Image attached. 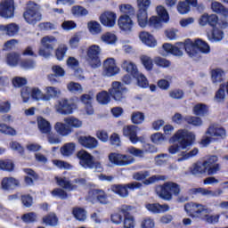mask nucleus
<instances>
[{
	"label": "nucleus",
	"instance_id": "nucleus-1",
	"mask_svg": "<svg viewBox=\"0 0 228 228\" xmlns=\"http://www.w3.org/2000/svg\"><path fill=\"white\" fill-rule=\"evenodd\" d=\"M184 211L189 216H191V218H200V220H203V222H206V224L209 225H216V224L220 222V215H210L211 209L202 204L187 203L184 206Z\"/></svg>",
	"mask_w": 228,
	"mask_h": 228
},
{
	"label": "nucleus",
	"instance_id": "nucleus-2",
	"mask_svg": "<svg viewBox=\"0 0 228 228\" xmlns=\"http://www.w3.org/2000/svg\"><path fill=\"white\" fill-rule=\"evenodd\" d=\"M195 133L190 132L187 129L178 130L170 139L169 143H175L168 148L169 154H177L179 151H186L188 147H191L195 142ZM178 142L179 145L175 143Z\"/></svg>",
	"mask_w": 228,
	"mask_h": 228
},
{
	"label": "nucleus",
	"instance_id": "nucleus-3",
	"mask_svg": "<svg viewBox=\"0 0 228 228\" xmlns=\"http://www.w3.org/2000/svg\"><path fill=\"white\" fill-rule=\"evenodd\" d=\"M185 53L192 60H199L200 58V53L202 54H209L211 53V47L202 39H196L194 42L191 39H187L185 41Z\"/></svg>",
	"mask_w": 228,
	"mask_h": 228
},
{
	"label": "nucleus",
	"instance_id": "nucleus-4",
	"mask_svg": "<svg viewBox=\"0 0 228 228\" xmlns=\"http://www.w3.org/2000/svg\"><path fill=\"white\" fill-rule=\"evenodd\" d=\"M157 195L163 200H172L174 197H179L181 186L174 182H166L156 189Z\"/></svg>",
	"mask_w": 228,
	"mask_h": 228
},
{
	"label": "nucleus",
	"instance_id": "nucleus-5",
	"mask_svg": "<svg viewBox=\"0 0 228 228\" xmlns=\"http://www.w3.org/2000/svg\"><path fill=\"white\" fill-rule=\"evenodd\" d=\"M227 136V130L224 126L218 125H212L206 132V136L201 140V145L208 147L209 143H213L216 139H224Z\"/></svg>",
	"mask_w": 228,
	"mask_h": 228
},
{
	"label": "nucleus",
	"instance_id": "nucleus-6",
	"mask_svg": "<svg viewBox=\"0 0 228 228\" xmlns=\"http://www.w3.org/2000/svg\"><path fill=\"white\" fill-rule=\"evenodd\" d=\"M23 19L26 23L30 24V26H35V24L40 22V20H42L40 6L33 2H29L26 11L23 12Z\"/></svg>",
	"mask_w": 228,
	"mask_h": 228
},
{
	"label": "nucleus",
	"instance_id": "nucleus-7",
	"mask_svg": "<svg viewBox=\"0 0 228 228\" xmlns=\"http://www.w3.org/2000/svg\"><path fill=\"white\" fill-rule=\"evenodd\" d=\"M137 12L136 19L137 24L140 28H147V15H149V9L151 8V0H136Z\"/></svg>",
	"mask_w": 228,
	"mask_h": 228
},
{
	"label": "nucleus",
	"instance_id": "nucleus-8",
	"mask_svg": "<svg viewBox=\"0 0 228 228\" xmlns=\"http://www.w3.org/2000/svg\"><path fill=\"white\" fill-rule=\"evenodd\" d=\"M108 160L110 165L114 167H129V165H133L136 161V159L132 155L110 152L108 155Z\"/></svg>",
	"mask_w": 228,
	"mask_h": 228
},
{
	"label": "nucleus",
	"instance_id": "nucleus-9",
	"mask_svg": "<svg viewBox=\"0 0 228 228\" xmlns=\"http://www.w3.org/2000/svg\"><path fill=\"white\" fill-rule=\"evenodd\" d=\"M79 159V165L83 167V168H89L95 170H102V164L100 161H94V156L88 153V151L82 150L77 154Z\"/></svg>",
	"mask_w": 228,
	"mask_h": 228
},
{
	"label": "nucleus",
	"instance_id": "nucleus-10",
	"mask_svg": "<svg viewBox=\"0 0 228 228\" xmlns=\"http://www.w3.org/2000/svg\"><path fill=\"white\" fill-rule=\"evenodd\" d=\"M142 188V183L138 182H134L128 184H114L109 188V191H112L116 195L122 197V199H126L129 197L128 190H138Z\"/></svg>",
	"mask_w": 228,
	"mask_h": 228
},
{
	"label": "nucleus",
	"instance_id": "nucleus-11",
	"mask_svg": "<svg viewBox=\"0 0 228 228\" xmlns=\"http://www.w3.org/2000/svg\"><path fill=\"white\" fill-rule=\"evenodd\" d=\"M72 101H77V98H72L70 101L62 98L57 102L54 105V110L59 115H72L74 110H76V105Z\"/></svg>",
	"mask_w": 228,
	"mask_h": 228
},
{
	"label": "nucleus",
	"instance_id": "nucleus-12",
	"mask_svg": "<svg viewBox=\"0 0 228 228\" xmlns=\"http://www.w3.org/2000/svg\"><path fill=\"white\" fill-rule=\"evenodd\" d=\"M101 46L99 45H92L88 46L86 51L87 62L91 69H99L101 66Z\"/></svg>",
	"mask_w": 228,
	"mask_h": 228
},
{
	"label": "nucleus",
	"instance_id": "nucleus-13",
	"mask_svg": "<svg viewBox=\"0 0 228 228\" xmlns=\"http://www.w3.org/2000/svg\"><path fill=\"white\" fill-rule=\"evenodd\" d=\"M120 74V68L114 58H108L103 61L102 75L104 77H113Z\"/></svg>",
	"mask_w": 228,
	"mask_h": 228
},
{
	"label": "nucleus",
	"instance_id": "nucleus-14",
	"mask_svg": "<svg viewBox=\"0 0 228 228\" xmlns=\"http://www.w3.org/2000/svg\"><path fill=\"white\" fill-rule=\"evenodd\" d=\"M29 97H32L34 101H44L45 94L38 87H23L21 89V99L23 102H28Z\"/></svg>",
	"mask_w": 228,
	"mask_h": 228
},
{
	"label": "nucleus",
	"instance_id": "nucleus-15",
	"mask_svg": "<svg viewBox=\"0 0 228 228\" xmlns=\"http://www.w3.org/2000/svg\"><path fill=\"white\" fill-rule=\"evenodd\" d=\"M109 94L114 98V101L120 102L126 99L127 89L124 86V85H122V83L115 81L109 89Z\"/></svg>",
	"mask_w": 228,
	"mask_h": 228
},
{
	"label": "nucleus",
	"instance_id": "nucleus-16",
	"mask_svg": "<svg viewBox=\"0 0 228 228\" xmlns=\"http://www.w3.org/2000/svg\"><path fill=\"white\" fill-rule=\"evenodd\" d=\"M126 152L132 156H134L135 158H143L145 153L156 154V152H158V149L152 144L146 143L143 145V150L132 146L126 149Z\"/></svg>",
	"mask_w": 228,
	"mask_h": 228
},
{
	"label": "nucleus",
	"instance_id": "nucleus-17",
	"mask_svg": "<svg viewBox=\"0 0 228 228\" xmlns=\"http://www.w3.org/2000/svg\"><path fill=\"white\" fill-rule=\"evenodd\" d=\"M166 54H173L174 56H183V51H186V41L184 43L178 42L175 45L166 43L162 45Z\"/></svg>",
	"mask_w": 228,
	"mask_h": 228
},
{
	"label": "nucleus",
	"instance_id": "nucleus-18",
	"mask_svg": "<svg viewBox=\"0 0 228 228\" xmlns=\"http://www.w3.org/2000/svg\"><path fill=\"white\" fill-rule=\"evenodd\" d=\"M140 131V127L136 126H126L123 127L124 136H127L134 145H136L139 142H143V137H138L137 134Z\"/></svg>",
	"mask_w": 228,
	"mask_h": 228
},
{
	"label": "nucleus",
	"instance_id": "nucleus-19",
	"mask_svg": "<svg viewBox=\"0 0 228 228\" xmlns=\"http://www.w3.org/2000/svg\"><path fill=\"white\" fill-rule=\"evenodd\" d=\"M118 26L121 31L129 35V33H133V28H134V21L131 19L130 15L122 14L118 19Z\"/></svg>",
	"mask_w": 228,
	"mask_h": 228
},
{
	"label": "nucleus",
	"instance_id": "nucleus-20",
	"mask_svg": "<svg viewBox=\"0 0 228 228\" xmlns=\"http://www.w3.org/2000/svg\"><path fill=\"white\" fill-rule=\"evenodd\" d=\"M15 12V2L13 0H3L0 3V16L4 19H12Z\"/></svg>",
	"mask_w": 228,
	"mask_h": 228
},
{
	"label": "nucleus",
	"instance_id": "nucleus-21",
	"mask_svg": "<svg viewBox=\"0 0 228 228\" xmlns=\"http://www.w3.org/2000/svg\"><path fill=\"white\" fill-rule=\"evenodd\" d=\"M99 20L104 28H113L117 26V12L105 11L100 15Z\"/></svg>",
	"mask_w": 228,
	"mask_h": 228
},
{
	"label": "nucleus",
	"instance_id": "nucleus-22",
	"mask_svg": "<svg viewBox=\"0 0 228 228\" xmlns=\"http://www.w3.org/2000/svg\"><path fill=\"white\" fill-rule=\"evenodd\" d=\"M207 175H215L220 172V164H218V157L211 156L204 161Z\"/></svg>",
	"mask_w": 228,
	"mask_h": 228
},
{
	"label": "nucleus",
	"instance_id": "nucleus-23",
	"mask_svg": "<svg viewBox=\"0 0 228 228\" xmlns=\"http://www.w3.org/2000/svg\"><path fill=\"white\" fill-rule=\"evenodd\" d=\"M128 211H131V208L127 205H122L119 208V212L124 215V221H123L124 228H134L136 226L134 216L129 214Z\"/></svg>",
	"mask_w": 228,
	"mask_h": 228
},
{
	"label": "nucleus",
	"instance_id": "nucleus-24",
	"mask_svg": "<svg viewBox=\"0 0 228 228\" xmlns=\"http://www.w3.org/2000/svg\"><path fill=\"white\" fill-rule=\"evenodd\" d=\"M87 200L90 202H95L98 200L100 204H108V196L102 190L94 189L89 191Z\"/></svg>",
	"mask_w": 228,
	"mask_h": 228
},
{
	"label": "nucleus",
	"instance_id": "nucleus-25",
	"mask_svg": "<svg viewBox=\"0 0 228 228\" xmlns=\"http://www.w3.org/2000/svg\"><path fill=\"white\" fill-rule=\"evenodd\" d=\"M78 143L88 149L89 151H94L99 147V141L92 135H82L78 138Z\"/></svg>",
	"mask_w": 228,
	"mask_h": 228
},
{
	"label": "nucleus",
	"instance_id": "nucleus-26",
	"mask_svg": "<svg viewBox=\"0 0 228 228\" xmlns=\"http://www.w3.org/2000/svg\"><path fill=\"white\" fill-rule=\"evenodd\" d=\"M139 40L147 45V47L154 48L158 45V40L151 33L147 31H142L139 33Z\"/></svg>",
	"mask_w": 228,
	"mask_h": 228
},
{
	"label": "nucleus",
	"instance_id": "nucleus-27",
	"mask_svg": "<svg viewBox=\"0 0 228 228\" xmlns=\"http://www.w3.org/2000/svg\"><path fill=\"white\" fill-rule=\"evenodd\" d=\"M121 69L127 72V74L133 76V77H136L138 76V67L136 66V63L131 60H123L121 62Z\"/></svg>",
	"mask_w": 228,
	"mask_h": 228
},
{
	"label": "nucleus",
	"instance_id": "nucleus-28",
	"mask_svg": "<svg viewBox=\"0 0 228 228\" xmlns=\"http://www.w3.org/2000/svg\"><path fill=\"white\" fill-rule=\"evenodd\" d=\"M145 208L150 213H154L155 215L170 211V207L167 204L161 205L159 203H148L145 205Z\"/></svg>",
	"mask_w": 228,
	"mask_h": 228
},
{
	"label": "nucleus",
	"instance_id": "nucleus-29",
	"mask_svg": "<svg viewBox=\"0 0 228 228\" xmlns=\"http://www.w3.org/2000/svg\"><path fill=\"white\" fill-rule=\"evenodd\" d=\"M3 190H15L20 186V182L15 177H4L1 182Z\"/></svg>",
	"mask_w": 228,
	"mask_h": 228
},
{
	"label": "nucleus",
	"instance_id": "nucleus-30",
	"mask_svg": "<svg viewBox=\"0 0 228 228\" xmlns=\"http://www.w3.org/2000/svg\"><path fill=\"white\" fill-rule=\"evenodd\" d=\"M19 25L16 23H10L7 25H0V33L7 35V37H15L19 33Z\"/></svg>",
	"mask_w": 228,
	"mask_h": 228
},
{
	"label": "nucleus",
	"instance_id": "nucleus-31",
	"mask_svg": "<svg viewBox=\"0 0 228 228\" xmlns=\"http://www.w3.org/2000/svg\"><path fill=\"white\" fill-rule=\"evenodd\" d=\"M53 128L59 136H69L72 133V129L69 127V125L61 121L56 122Z\"/></svg>",
	"mask_w": 228,
	"mask_h": 228
},
{
	"label": "nucleus",
	"instance_id": "nucleus-32",
	"mask_svg": "<svg viewBox=\"0 0 228 228\" xmlns=\"http://www.w3.org/2000/svg\"><path fill=\"white\" fill-rule=\"evenodd\" d=\"M44 101H51V99H58L61 95V89L54 86H47L45 89Z\"/></svg>",
	"mask_w": 228,
	"mask_h": 228
},
{
	"label": "nucleus",
	"instance_id": "nucleus-33",
	"mask_svg": "<svg viewBox=\"0 0 228 228\" xmlns=\"http://www.w3.org/2000/svg\"><path fill=\"white\" fill-rule=\"evenodd\" d=\"M192 113L196 117H206L209 115V106L206 103H197L192 108Z\"/></svg>",
	"mask_w": 228,
	"mask_h": 228
},
{
	"label": "nucleus",
	"instance_id": "nucleus-34",
	"mask_svg": "<svg viewBox=\"0 0 228 228\" xmlns=\"http://www.w3.org/2000/svg\"><path fill=\"white\" fill-rule=\"evenodd\" d=\"M37 127L43 134H49L53 129L51 123L42 117L37 118Z\"/></svg>",
	"mask_w": 228,
	"mask_h": 228
},
{
	"label": "nucleus",
	"instance_id": "nucleus-35",
	"mask_svg": "<svg viewBox=\"0 0 228 228\" xmlns=\"http://www.w3.org/2000/svg\"><path fill=\"white\" fill-rule=\"evenodd\" d=\"M63 121L72 131L73 129H79V127H83V121L74 116L67 117Z\"/></svg>",
	"mask_w": 228,
	"mask_h": 228
},
{
	"label": "nucleus",
	"instance_id": "nucleus-36",
	"mask_svg": "<svg viewBox=\"0 0 228 228\" xmlns=\"http://www.w3.org/2000/svg\"><path fill=\"white\" fill-rule=\"evenodd\" d=\"M100 40L107 45H115L118 41V37L113 32H105L101 36Z\"/></svg>",
	"mask_w": 228,
	"mask_h": 228
},
{
	"label": "nucleus",
	"instance_id": "nucleus-37",
	"mask_svg": "<svg viewBox=\"0 0 228 228\" xmlns=\"http://www.w3.org/2000/svg\"><path fill=\"white\" fill-rule=\"evenodd\" d=\"M210 42H222L224 40V31L218 27H213L212 34L208 36Z\"/></svg>",
	"mask_w": 228,
	"mask_h": 228
},
{
	"label": "nucleus",
	"instance_id": "nucleus-38",
	"mask_svg": "<svg viewBox=\"0 0 228 228\" xmlns=\"http://www.w3.org/2000/svg\"><path fill=\"white\" fill-rule=\"evenodd\" d=\"M54 42H56L54 36H45L41 39V45L42 47H45V49L54 51V45H53Z\"/></svg>",
	"mask_w": 228,
	"mask_h": 228
},
{
	"label": "nucleus",
	"instance_id": "nucleus-39",
	"mask_svg": "<svg viewBox=\"0 0 228 228\" xmlns=\"http://www.w3.org/2000/svg\"><path fill=\"white\" fill-rule=\"evenodd\" d=\"M87 29L91 35H99L102 32V27L99 21L91 20L87 23Z\"/></svg>",
	"mask_w": 228,
	"mask_h": 228
},
{
	"label": "nucleus",
	"instance_id": "nucleus-40",
	"mask_svg": "<svg viewBox=\"0 0 228 228\" xmlns=\"http://www.w3.org/2000/svg\"><path fill=\"white\" fill-rule=\"evenodd\" d=\"M69 51V47L65 44L59 45L57 49L55 50V58L58 61H63L65 60V56L67 55V52Z\"/></svg>",
	"mask_w": 228,
	"mask_h": 228
},
{
	"label": "nucleus",
	"instance_id": "nucleus-41",
	"mask_svg": "<svg viewBox=\"0 0 228 228\" xmlns=\"http://www.w3.org/2000/svg\"><path fill=\"white\" fill-rule=\"evenodd\" d=\"M225 78V71L216 69L211 71V79L213 83H222Z\"/></svg>",
	"mask_w": 228,
	"mask_h": 228
},
{
	"label": "nucleus",
	"instance_id": "nucleus-42",
	"mask_svg": "<svg viewBox=\"0 0 228 228\" xmlns=\"http://www.w3.org/2000/svg\"><path fill=\"white\" fill-rule=\"evenodd\" d=\"M20 60V54L17 53H11L6 56V63L9 67H17Z\"/></svg>",
	"mask_w": 228,
	"mask_h": 228
},
{
	"label": "nucleus",
	"instance_id": "nucleus-43",
	"mask_svg": "<svg viewBox=\"0 0 228 228\" xmlns=\"http://www.w3.org/2000/svg\"><path fill=\"white\" fill-rule=\"evenodd\" d=\"M191 174H192V175H204V174H207L204 162L193 164L191 167Z\"/></svg>",
	"mask_w": 228,
	"mask_h": 228
},
{
	"label": "nucleus",
	"instance_id": "nucleus-44",
	"mask_svg": "<svg viewBox=\"0 0 228 228\" xmlns=\"http://www.w3.org/2000/svg\"><path fill=\"white\" fill-rule=\"evenodd\" d=\"M76 151V144L74 142H68L61 148V153L62 156H72Z\"/></svg>",
	"mask_w": 228,
	"mask_h": 228
},
{
	"label": "nucleus",
	"instance_id": "nucleus-45",
	"mask_svg": "<svg viewBox=\"0 0 228 228\" xmlns=\"http://www.w3.org/2000/svg\"><path fill=\"white\" fill-rule=\"evenodd\" d=\"M225 90L227 91V89L225 88V85H221L219 89L216 92V94L214 96V101L215 102H224L225 101Z\"/></svg>",
	"mask_w": 228,
	"mask_h": 228
},
{
	"label": "nucleus",
	"instance_id": "nucleus-46",
	"mask_svg": "<svg viewBox=\"0 0 228 228\" xmlns=\"http://www.w3.org/2000/svg\"><path fill=\"white\" fill-rule=\"evenodd\" d=\"M0 170H4V172H13V170H15L13 160H0Z\"/></svg>",
	"mask_w": 228,
	"mask_h": 228
},
{
	"label": "nucleus",
	"instance_id": "nucleus-47",
	"mask_svg": "<svg viewBox=\"0 0 228 228\" xmlns=\"http://www.w3.org/2000/svg\"><path fill=\"white\" fill-rule=\"evenodd\" d=\"M157 14L159 17V19L163 21V22H168V20H170V17L168 16V12H167V9L162 6V5H159L156 9Z\"/></svg>",
	"mask_w": 228,
	"mask_h": 228
},
{
	"label": "nucleus",
	"instance_id": "nucleus-48",
	"mask_svg": "<svg viewBox=\"0 0 228 228\" xmlns=\"http://www.w3.org/2000/svg\"><path fill=\"white\" fill-rule=\"evenodd\" d=\"M120 13H123L124 15H134L136 13V11L134 10V7L129 4H122L118 6Z\"/></svg>",
	"mask_w": 228,
	"mask_h": 228
},
{
	"label": "nucleus",
	"instance_id": "nucleus-49",
	"mask_svg": "<svg viewBox=\"0 0 228 228\" xmlns=\"http://www.w3.org/2000/svg\"><path fill=\"white\" fill-rule=\"evenodd\" d=\"M151 141L152 143H155V145H162V143L167 142V137L162 133L157 132L151 135Z\"/></svg>",
	"mask_w": 228,
	"mask_h": 228
},
{
	"label": "nucleus",
	"instance_id": "nucleus-50",
	"mask_svg": "<svg viewBox=\"0 0 228 228\" xmlns=\"http://www.w3.org/2000/svg\"><path fill=\"white\" fill-rule=\"evenodd\" d=\"M71 13L75 17H85L88 15V10L81 5H75L71 8Z\"/></svg>",
	"mask_w": 228,
	"mask_h": 228
},
{
	"label": "nucleus",
	"instance_id": "nucleus-51",
	"mask_svg": "<svg viewBox=\"0 0 228 228\" xmlns=\"http://www.w3.org/2000/svg\"><path fill=\"white\" fill-rule=\"evenodd\" d=\"M56 183L58 186H61V188H64V190H74V186L70 183V181L67 179L66 177H56Z\"/></svg>",
	"mask_w": 228,
	"mask_h": 228
},
{
	"label": "nucleus",
	"instance_id": "nucleus-52",
	"mask_svg": "<svg viewBox=\"0 0 228 228\" xmlns=\"http://www.w3.org/2000/svg\"><path fill=\"white\" fill-rule=\"evenodd\" d=\"M184 120L190 126H194V127H200V126L203 124L202 118L197 116H187L185 117Z\"/></svg>",
	"mask_w": 228,
	"mask_h": 228
},
{
	"label": "nucleus",
	"instance_id": "nucleus-53",
	"mask_svg": "<svg viewBox=\"0 0 228 228\" xmlns=\"http://www.w3.org/2000/svg\"><path fill=\"white\" fill-rule=\"evenodd\" d=\"M96 100L100 104H109V102L111 101V97H110V94L106 91H102L101 93H98L96 95Z\"/></svg>",
	"mask_w": 228,
	"mask_h": 228
},
{
	"label": "nucleus",
	"instance_id": "nucleus-54",
	"mask_svg": "<svg viewBox=\"0 0 228 228\" xmlns=\"http://www.w3.org/2000/svg\"><path fill=\"white\" fill-rule=\"evenodd\" d=\"M0 133L8 134L9 136H17V130L4 123L0 124Z\"/></svg>",
	"mask_w": 228,
	"mask_h": 228
},
{
	"label": "nucleus",
	"instance_id": "nucleus-55",
	"mask_svg": "<svg viewBox=\"0 0 228 228\" xmlns=\"http://www.w3.org/2000/svg\"><path fill=\"white\" fill-rule=\"evenodd\" d=\"M43 222L45 224V225H51L54 227L58 225V217H56L55 214L52 213L43 217Z\"/></svg>",
	"mask_w": 228,
	"mask_h": 228
},
{
	"label": "nucleus",
	"instance_id": "nucleus-56",
	"mask_svg": "<svg viewBox=\"0 0 228 228\" xmlns=\"http://www.w3.org/2000/svg\"><path fill=\"white\" fill-rule=\"evenodd\" d=\"M153 61L157 67H161L162 69H168L172 65L170 61L159 56L155 57Z\"/></svg>",
	"mask_w": 228,
	"mask_h": 228
},
{
	"label": "nucleus",
	"instance_id": "nucleus-57",
	"mask_svg": "<svg viewBox=\"0 0 228 228\" xmlns=\"http://www.w3.org/2000/svg\"><path fill=\"white\" fill-rule=\"evenodd\" d=\"M67 89L71 94H83V86L79 83L69 82L67 85Z\"/></svg>",
	"mask_w": 228,
	"mask_h": 228
},
{
	"label": "nucleus",
	"instance_id": "nucleus-58",
	"mask_svg": "<svg viewBox=\"0 0 228 228\" xmlns=\"http://www.w3.org/2000/svg\"><path fill=\"white\" fill-rule=\"evenodd\" d=\"M155 165L158 167H163V165H167L168 159H170V156L167 153L159 154L155 157Z\"/></svg>",
	"mask_w": 228,
	"mask_h": 228
},
{
	"label": "nucleus",
	"instance_id": "nucleus-59",
	"mask_svg": "<svg viewBox=\"0 0 228 228\" xmlns=\"http://www.w3.org/2000/svg\"><path fill=\"white\" fill-rule=\"evenodd\" d=\"M140 60L144 69H146V70H151L152 67H154V62L152 61V58L149 57V55H142L140 57Z\"/></svg>",
	"mask_w": 228,
	"mask_h": 228
},
{
	"label": "nucleus",
	"instance_id": "nucleus-60",
	"mask_svg": "<svg viewBox=\"0 0 228 228\" xmlns=\"http://www.w3.org/2000/svg\"><path fill=\"white\" fill-rule=\"evenodd\" d=\"M79 42H81V36L79 34H74L69 40V45L70 49H77L79 47Z\"/></svg>",
	"mask_w": 228,
	"mask_h": 228
},
{
	"label": "nucleus",
	"instance_id": "nucleus-61",
	"mask_svg": "<svg viewBox=\"0 0 228 228\" xmlns=\"http://www.w3.org/2000/svg\"><path fill=\"white\" fill-rule=\"evenodd\" d=\"M73 215L79 222H85L86 220V211L83 208H74Z\"/></svg>",
	"mask_w": 228,
	"mask_h": 228
},
{
	"label": "nucleus",
	"instance_id": "nucleus-62",
	"mask_svg": "<svg viewBox=\"0 0 228 228\" xmlns=\"http://www.w3.org/2000/svg\"><path fill=\"white\" fill-rule=\"evenodd\" d=\"M131 120L133 124H143L145 120V116L140 111L133 112L131 116Z\"/></svg>",
	"mask_w": 228,
	"mask_h": 228
},
{
	"label": "nucleus",
	"instance_id": "nucleus-63",
	"mask_svg": "<svg viewBox=\"0 0 228 228\" xmlns=\"http://www.w3.org/2000/svg\"><path fill=\"white\" fill-rule=\"evenodd\" d=\"M147 26H151V28H161V22H163L158 16H151L149 19V14H147Z\"/></svg>",
	"mask_w": 228,
	"mask_h": 228
},
{
	"label": "nucleus",
	"instance_id": "nucleus-64",
	"mask_svg": "<svg viewBox=\"0 0 228 228\" xmlns=\"http://www.w3.org/2000/svg\"><path fill=\"white\" fill-rule=\"evenodd\" d=\"M134 77H136L138 86L141 88H149V80H147V77L143 74L138 72V76Z\"/></svg>",
	"mask_w": 228,
	"mask_h": 228
}]
</instances>
